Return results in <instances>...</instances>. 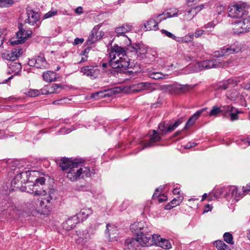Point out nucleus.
<instances>
[{
    "label": "nucleus",
    "instance_id": "1",
    "mask_svg": "<svg viewBox=\"0 0 250 250\" xmlns=\"http://www.w3.org/2000/svg\"><path fill=\"white\" fill-rule=\"evenodd\" d=\"M78 166H73L67 173L66 178L72 182L77 181L81 178L89 177L95 174V171L93 168L91 169L86 167L78 168Z\"/></svg>",
    "mask_w": 250,
    "mask_h": 250
},
{
    "label": "nucleus",
    "instance_id": "2",
    "mask_svg": "<svg viewBox=\"0 0 250 250\" xmlns=\"http://www.w3.org/2000/svg\"><path fill=\"white\" fill-rule=\"evenodd\" d=\"M248 3L240 1L233 2L228 8V16L232 18L241 19L248 15Z\"/></svg>",
    "mask_w": 250,
    "mask_h": 250
},
{
    "label": "nucleus",
    "instance_id": "3",
    "mask_svg": "<svg viewBox=\"0 0 250 250\" xmlns=\"http://www.w3.org/2000/svg\"><path fill=\"white\" fill-rule=\"evenodd\" d=\"M18 28L19 31L16 33V38H13L11 40V44L12 45H18L24 43L32 34L31 30H24L23 25L21 23H19Z\"/></svg>",
    "mask_w": 250,
    "mask_h": 250
},
{
    "label": "nucleus",
    "instance_id": "4",
    "mask_svg": "<svg viewBox=\"0 0 250 250\" xmlns=\"http://www.w3.org/2000/svg\"><path fill=\"white\" fill-rule=\"evenodd\" d=\"M55 161L62 171L70 169L73 166H79L82 163L79 159L65 157L55 158Z\"/></svg>",
    "mask_w": 250,
    "mask_h": 250
},
{
    "label": "nucleus",
    "instance_id": "5",
    "mask_svg": "<svg viewBox=\"0 0 250 250\" xmlns=\"http://www.w3.org/2000/svg\"><path fill=\"white\" fill-rule=\"evenodd\" d=\"M241 50V46L238 42H235L230 45L224 46L220 50L214 52V57H220L225 55L237 53Z\"/></svg>",
    "mask_w": 250,
    "mask_h": 250
},
{
    "label": "nucleus",
    "instance_id": "6",
    "mask_svg": "<svg viewBox=\"0 0 250 250\" xmlns=\"http://www.w3.org/2000/svg\"><path fill=\"white\" fill-rule=\"evenodd\" d=\"M130 59L127 55L124 57H120L117 59L116 62H111V67L113 69H117L116 71L118 73L124 72L127 68H132V66L130 64Z\"/></svg>",
    "mask_w": 250,
    "mask_h": 250
},
{
    "label": "nucleus",
    "instance_id": "7",
    "mask_svg": "<svg viewBox=\"0 0 250 250\" xmlns=\"http://www.w3.org/2000/svg\"><path fill=\"white\" fill-rule=\"evenodd\" d=\"M130 229L136 236L141 237L142 238L147 236L146 234L150 232L149 229L144 222H135L131 224L130 226Z\"/></svg>",
    "mask_w": 250,
    "mask_h": 250
},
{
    "label": "nucleus",
    "instance_id": "8",
    "mask_svg": "<svg viewBox=\"0 0 250 250\" xmlns=\"http://www.w3.org/2000/svg\"><path fill=\"white\" fill-rule=\"evenodd\" d=\"M136 237L127 238L125 242V247L129 250H139L141 247H147L146 244H143V241L145 238L136 236ZM145 242H144L145 243Z\"/></svg>",
    "mask_w": 250,
    "mask_h": 250
},
{
    "label": "nucleus",
    "instance_id": "9",
    "mask_svg": "<svg viewBox=\"0 0 250 250\" xmlns=\"http://www.w3.org/2000/svg\"><path fill=\"white\" fill-rule=\"evenodd\" d=\"M129 43L127 44L126 49L130 52H135L139 59L147 52V47L142 43H131L130 39H128Z\"/></svg>",
    "mask_w": 250,
    "mask_h": 250
},
{
    "label": "nucleus",
    "instance_id": "10",
    "mask_svg": "<svg viewBox=\"0 0 250 250\" xmlns=\"http://www.w3.org/2000/svg\"><path fill=\"white\" fill-rule=\"evenodd\" d=\"M162 136V135L160 134L156 130H152V134L150 135L149 140L148 141H142L141 142L140 144L142 147L140 148L139 151H141L145 148L154 146L156 142H159L161 140Z\"/></svg>",
    "mask_w": 250,
    "mask_h": 250
},
{
    "label": "nucleus",
    "instance_id": "11",
    "mask_svg": "<svg viewBox=\"0 0 250 250\" xmlns=\"http://www.w3.org/2000/svg\"><path fill=\"white\" fill-rule=\"evenodd\" d=\"M45 179L44 177H40L35 180V182L33 185L32 193L34 195H47V191L44 188L43 186L45 185Z\"/></svg>",
    "mask_w": 250,
    "mask_h": 250
},
{
    "label": "nucleus",
    "instance_id": "12",
    "mask_svg": "<svg viewBox=\"0 0 250 250\" xmlns=\"http://www.w3.org/2000/svg\"><path fill=\"white\" fill-rule=\"evenodd\" d=\"M100 27V24L94 27L86 41L87 44L91 45L99 41L103 37L104 33L103 31L99 30Z\"/></svg>",
    "mask_w": 250,
    "mask_h": 250
},
{
    "label": "nucleus",
    "instance_id": "13",
    "mask_svg": "<svg viewBox=\"0 0 250 250\" xmlns=\"http://www.w3.org/2000/svg\"><path fill=\"white\" fill-rule=\"evenodd\" d=\"M201 70L210 69L212 68L223 67L225 66V63L220 62L219 60H207L202 61L198 63Z\"/></svg>",
    "mask_w": 250,
    "mask_h": 250
},
{
    "label": "nucleus",
    "instance_id": "14",
    "mask_svg": "<svg viewBox=\"0 0 250 250\" xmlns=\"http://www.w3.org/2000/svg\"><path fill=\"white\" fill-rule=\"evenodd\" d=\"M80 72L83 75L95 79L100 74V70L97 65H86L82 67Z\"/></svg>",
    "mask_w": 250,
    "mask_h": 250
},
{
    "label": "nucleus",
    "instance_id": "15",
    "mask_svg": "<svg viewBox=\"0 0 250 250\" xmlns=\"http://www.w3.org/2000/svg\"><path fill=\"white\" fill-rule=\"evenodd\" d=\"M147 236L145 237V240L143 241L144 242L143 244H146L147 247H149L152 245H156L158 246V242H160V241L162 240V238L159 235L152 234L151 233H149L148 234H146Z\"/></svg>",
    "mask_w": 250,
    "mask_h": 250
},
{
    "label": "nucleus",
    "instance_id": "16",
    "mask_svg": "<svg viewBox=\"0 0 250 250\" xmlns=\"http://www.w3.org/2000/svg\"><path fill=\"white\" fill-rule=\"evenodd\" d=\"M26 14L27 18L25 20V23H28L30 25H34L40 20L39 14L33 10L27 9Z\"/></svg>",
    "mask_w": 250,
    "mask_h": 250
},
{
    "label": "nucleus",
    "instance_id": "17",
    "mask_svg": "<svg viewBox=\"0 0 250 250\" xmlns=\"http://www.w3.org/2000/svg\"><path fill=\"white\" fill-rule=\"evenodd\" d=\"M233 25L232 30L235 34H240L248 32L247 27L243 23V20H235L232 22Z\"/></svg>",
    "mask_w": 250,
    "mask_h": 250
},
{
    "label": "nucleus",
    "instance_id": "18",
    "mask_svg": "<svg viewBox=\"0 0 250 250\" xmlns=\"http://www.w3.org/2000/svg\"><path fill=\"white\" fill-rule=\"evenodd\" d=\"M78 217L74 215L69 218L65 222L62 223L63 228L67 230H70L73 229L76 227V224L80 222V220L78 219Z\"/></svg>",
    "mask_w": 250,
    "mask_h": 250
},
{
    "label": "nucleus",
    "instance_id": "19",
    "mask_svg": "<svg viewBox=\"0 0 250 250\" xmlns=\"http://www.w3.org/2000/svg\"><path fill=\"white\" fill-rule=\"evenodd\" d=\"M224 109H226L225 112H229L230 120L232 122L238 120V114L243 113L242 111L238 110L231 105L224 106Z\"/></svg>",
    "mask_w": 250,
    "mask_h": 250
},
{
    "label": "nucleus",
    "instance_id": "20",
    "mask_svg": "<svg viewBox=\"0 0 250 250\" xmlns=\"http://www.w3.org/2000/svg\"><path fill=\"white\" fill-rule=\"evenodd\" d=\"M206 109V108H203L202 109L197 110L193 115H192L187 122L184 129H187L190 126L193 125L195 123L196 121L198 119L203 111Z\"/></svg>",
    "mask_w": 250,
    "mask_h": 250
},
{
    "label": "nucleus",
    "instance_id": "21",
    "mask_svg": "<svg viewBox=\"0 0 250 250\" xmlns=\"http://www.w3.org/2000/svg\"><path fill=\"white\" fill-rule=\"evenodd\" d=\"M132 30V26L129 24L125 23L116 27L115 32L118 37L120 36H125V34L131 31Z\"/></svg>",
    "mask_w": 250,
    "mask_h": 250
},
{
    "label": "nucleus",
    "instance_id": "22",
    "mask_svg": "<svg viewBox=\"0 0 250 250\" xmlns=\"http://www.w3.org/2000/svg\"><path fill=\"white\" fill-rule=\"evenodd\" d=\"M58 74L51 71H47L42 74L43 80L46 82H56L59 77Z\"/></svg>",
    "mask_w": 250,
    "mask_h": 250
},
{
    "label": "nucleus",
    "instance_id": "23",
    "mask_svg": "<svg viewBox=\"0 0 250 250\" xmlns=\"http://www.w3.org/2000/svg\"><path fill=\"white\" fill-rule=\"evenodd\" d=\"M36 67L40 69H45L47 65L46 60L42 55L35 56Z\"/></svg>",
    "mask_w": 250,
    "mask_h": 250
},
{
    "label": "nucleus",
    "instance_id": "24",
    "mask_svg": "<svg viewBox=\"0 0 250 250\" xmlns=\"http://www.w3.org/2000/svg\"><path fill=\"white\" fill-rule=\"evenodd\" d=\"M144 28L146 29V31L149 30H157L158 28V25L155 20L154 19H148L146 22L144 23Z\"/></svg>",
    "mask_w": 250,
    "mask_h": 250
},
{
    "label": "nucleus",
    "instance_id": "25",
    "mask_svg": "<svg viewBox=\"0 0 250 250\" xmlns=\"http://www.w3.org/2000/svg\"><path fill=\"white\" fill-rule=\"evenodd\" d=\"M233 83V81L229 79L226 81L221 82L215 85L213 87L215 90H226L229 88V85Z\"/></svg>",
    "mask_w": 250,
    "mask_h": 250
},
{
    "label": "nucleus",
    "instance_id": "26",
    "mask_svg": "<svg viewBox=\"0 0 250 250\" xmlns=\"http://www.w3.org/2000/svg\"><path fill=\"white\" fill-rule=\"evenodd\" d=\"M111 93V92L110 90L108 89L104 91H100L92 93L91 95V97L96 100H98L99 99L110 96Z\"/></svg>",
    "mask_w": 250,
    "mask_h": 250
},
{
    "label": "nucleus",
    "instance_id": "27",
    "mask_svg": "<svg viewBox=\"0 0 250 250\" xmlns=\"http://www.w3.org/2000/svg\"><path fill=\"white\" fill-rule=\"evenodd\" d=\"M169 122L165 121L161 122L158 125V130H157L162 136H165L169 133L168 130Z\"/></svg>",
    "mask_w": 250,
    "mask_h": 250
},
{
    "label": "nucleus",
    "instance_id": "28",
    "mask_svg": "<svg viewBox=\"0 0 250 250\" xmlns=\"http://www.w3.org/2000/svg\"><path fill=\"white\" fill-rule=\"evenodd\" d=\"M91 213V210L90 208L83 209L78 214H77L75 215L76 216L78 217V219H80V222H83Z\"/></svg>",
    "mask_w": 250,
    "mask_h": 250
},
{
    "label": "nucleus",
    "instance_id": "29",
    "mask_svg": "<svg viewBox=\"0 0 250 250\" xmlns=\"http://www.w3.org/2000/svg\"><path fill=\"white\" fill-rule=\"evenodd\" d=\"M31 172L35 173V171L26 170L25 171H22L18 174V175L21 176V184H25L29 181V177L31 174Z\"/></svg>",
    "mask_w": 250,
    "mask_h": 250
},
{
    "label": "nucleus",
    "instance_id": "30",
    "mask_svg": "<svg viewBox=\"0 0 250 250\" xmlns=\"http://www.w3.org/2000/svg\"><path fill=\"white\" fill-rule=\"evenodd\" d=\"M112 50H114V52L116 53V55L118 57H124V56L126 55V51L127 50L126 48L122 47L119 46L117 44H115L114 46L111 47Z\"/></svg>",
    "mask_w": 250,
    "mask_h": 250
},
{
    "label": "nucleus",
    "instance_id": "31",
    "mask_svg": "<svg viewBox=\"0 0 250 250\" xmlns=\"http://www.w3.org/2000/svg\"><path fill=\"white\" fill-rule=\"evenodd\" d=\"M226 109H224V106L223 107L222 109L220 107L217 106V105H214L212 107V109L210 111L209 113V115L210 116H216L219 113L221 112H224L223 115L226 116V112H225Z\"/></svg>",
    "mask_w": 250,
    "mask_h": 250
},
{
    "label": "nucleus",
    "instance_id": "32",
    "mask_svg": "<svg viewBox=\"0 0 250 250\" xmlns=\"http://www.w3.org/2000/svg\"><path fill=\"white\" fill-rule=\"evenodd\" d=\"M154 59V55L152 54V52L147 51L146 54L141 57L139 60H143L144 62L146 63H149L152 62Z\"/></svg>",
    "mask_w": 250,
    "mask_h": 250
},
{
    "label": "nucleus",
    "instance_id": "33",
    "mask_svg": "<svg viewBox=\"0 0 250 250\" xmlns=\"http://www.w3.org/2000/svg\"><path fill=\"white\" fill-rule=\"evenodd\" d=\"M195 87V85L177 84V90L182 93L187 92Z\"/></svg>",
    "mask_w": 250,
    "mask_h": 250
},
{
    "label": "nucleus",
    "instance_id": "34",
    "mask_svg": "<svg viewBox=\"0 0 250 250\" xmlns=\"http://www.w3.org/2000/svg\"><path fill=\"white\" fill-rule=\"evenodd\" d=\"M214 245L218 250H231L230 248L222 240H217Z\"/></svg>",
    "mask_w": 250,
    "mask_h": 250
},
{
    "label": "nucleus",
    "instance_id": "35",
    "mask_svg": "<svg viewBox=\"0 0 250 250\" xmlns=\"http://www.w3.org/2000/svg\"><path fill=\"white\" fill-rule=\"evenodd\" d=\"M222 192L223 189L220 188L217 189L213 193H209L208 196V200L210 201L219 198L221 196Z\"/></svg>",
    "mask_w": 250,
    "mask_h": 250
},
{
    "label": "nucleus",
    "instance_id": "36",
    "mask_svg": "<svg viewBox=\"0 0 250 250\" xmlns=\"http://www.w3.org/2000/svg\"><path fill=\"white\" fill-rule=\"evenodd\" d=\"M48 196L43 198L46 203H50L51 200H55L57 198L56 195V191L54 189H50L48 191Z\"/></svg>",
    "mask_w": 250,
    "mask_h": 250
},
{
    "label": "nucleus",
    "instance_id": "37",
    "mask_svg": "<svg viewBox=\"0 0 250 250\" xmlns=\"http://www.w3.org/2000/svg\"><path fill=\"white\" fill-rule=\"evenodd\" d=\"M167 76V74L164 75L160 72H152L149 74V78L155 80H159L163 78H166Z\"/></svg>",
    "mask_w": 250,
    "mask_h": 250
},
{
    "label": "nucleus",
    "instance_id": "38",
    "mask_svg": "<svg viewBox=\"0 0 250 250\" xmlns=\"http://www.w3.org/2000/svg\"><path fill=\"white\" fill-rule=\"evenodd\" d=\"M42 199V200L39 201V206L42 208L41 213L47 214L48 212L50 211V208L47 207V205H45L47 203L46 201L43 198Z\"/></svg>",
    "mask_w": 250,
    "mask_h": 250
},
{
    "label": "nucleus",
    "instance_id": "39",
    "mask_svg": "<svg viewBox=\"0 0 250 250\" xmlns=\"http://www.w3.org/2000/svg\"><path fill=\"white\" fill-rule=\"evenodd\" d=\"M21 176L18 174L12 180L11 185L13 188H20V184L21 182Z\"/></svg>",
    "mask_w": 250,
    "mask_h": 250
},
{
    "label": "nucleus",
    "instance_id": "40",
    "mask_svg": "<svg viewBox=\"0 0 250 250\" xmlns=\"http://www.w3.org/2000/svg\"><path fill=\"white\" fill-rule=\"evenodd\" d=\"M158 246L165 249H169L171 247V245L168 240L163 238L160 242H158Z\"/></svg>",
    "mask_w": 250,
    "mask_h": 250
},
{
    "label": "nucleus",
    "instance_id": "41",
    "mask_svg": "<svg viewBox=\"0 0 250 250\" xmlns=\"http://www.w3.org/2000/svg\"><path fill=\"white\" fill-rule=\"evenodd\" d=\"M228 97L231 100H236L239 96L240 93L236 89H232L228 93Z\"/></svg>",
    "mask_w": 250,
    "mask_h": 250
},
{
    "label": "nucleus",
    "instance_id": "42",
    "mask_svg": "<svg viewBox=\"0 0 250 250\" xmlns=\"http://www.w3.org/2000/svg\"><path fill=\"white\" fill-rule=\"evenodd\" d=\"M224 240L228 244L233 245L234 242L233 241V236L229 232H225L223 235Z\"/></svg>",
    "mask_w": 250,
    "mask_h": 250
},
{
    "label": "nucleus",
    "instance_id": "43",
    "mask_svg": "<svg viewBox=\"0 0 250 250\" xmlns=\"http://www.w3.org/2000/svg\"><path fill=\"white\" fill-rule=\"evenodd\" d=\"M179 10L176 8H171L168 9L167 11H166V14L167 17L168 18L177 16Z\"/></svg>",
    "mask_w": 250,
    "mask_h": 250
},
{
    "label": "nucleus",
    "instance_id": "44",
    "mask_svg": "<svg viewBox=\"0 0 250 250\" xmlns=\"http://www.w3.org/2000/svg\"><path fill=\"white\" fill-rule=\"evenodd\" d=\"M14 3V0H0V7H9Z\"/></svg>",
    "mask_w": 250,
    "mask_h": 250
},
{
    "label": "nucleus",
    "instance_id": "45",
    "mask_svg": "<svg viewBox=\"0 0 250 250\" xmlns=\"http://www.w3.org/2000/svg\"><path fill=\"white\" fill-rule=\"evenodd\" d=\"M184 196H178L177 198H174L171 201V204L173 206V208L179 205L183 201Z\"/></svg>",
    "mask_w": 250,
    "mask_h": 250
},
{
    "label": "nucleus",
    "instance_id": "46",
    "mask_svg": "<svg viewBox=\"0 0 250 250\" xmlns=\"http://www.w3.org/2000/svg\"><path fill=\"white\" fill-rule=\"evenodd\" d=\"M25 95L29 97H35L41 94L40 91L37 89H30L25 93Z\"/></svg>",
    "mask_w": 250,
    "mask_h": 250
},
{
    "label": "nucleus",
    "instance_id": "47",
    "mask_svg": "<svg viewBox=\"0 0 250 250\" xmlns=\"http://www.w3.org/2000/svg\"><path fill=\"white\" fill-rule=\"evenodd\" d=\"M163 88L166 91L172 92L177 90V84H167L163 85Z\"/></svg>",
    "mask_w": 250,
    "mask_h": 250
},
{
    "label": "nucleus",
    "instance_id": "48",
    "mask_svg": "<svg viewBox=\"0 0 250 250\" xmlns=\"http://www.w3.org/2000/svg\"><path fill=\"white\" fill-rule=\"evenodd\" d=\"M157 20L156 22L158 24L161 22L162 21L166 20L167 18V15L166 14V11L163 12L162 14H158L156 16Z\"/></svg>",
    "mask_w": 250,
    "mask_h": 250
},
{
    "label": "nucleus",
    "instance_id": "49",
    "mask_svg": "<svg viewBox=\"0 0 250 250\" xmlns=\"http://www.w3.org/2000/svg\"><path fill=\"white\" fill-rule=\"evenodd\" d=\"M116 53L114 52V50H112V48L111 47L110 52L109 53V65L110 67H111V62H116V61L117 60V59H116Z\"/></svg>",
    "mask_w": 250,
    "mask_h": 250
},
{
    "label": "nucleus",
    "instance_id": "50",
    "mask_svg": "<svg viewBox=\"0 0 250 250\" xmlns=\"http://www.w3.org/2000/svg\"><path fill=\"white\" fill-rule=\"evenodd\" d=\"M194 34L193 33H188L182 38V42L187 43L193 40Z\"/></svg>",
    "mask_w": 250,
    "mask_h": 250
},
{
    "label": "nucleus",
    "instance_id": "51",
    "mask_svg": "<svg viewBox=\"0 0 250 250\" xmlns=\"http://www.w3.org/2000/svg\"><path fill=\"white\" fill-rule=\"evenodd\" d=\"M237 187L236 186H231L229 188L228 190L227 191L228 195H231L232 197H234L235 194H236Z\"/></svg>",
    "mask_w": 250,
    "mask_h": 250
},
{
    "label": "nucleus",
    "instance_id": "52",
    "mask_svg": "<svg viewBox=\"0 0 250 250\" xmlns=\"http://www.w3.org/2000/svg\"><path fill=\"white\" fill-rule=\"evenodd\" d=\"M18 57V56L16 52L14 51L11 52L10 54H8L7 57L6 59L11 61H14L17 59Z\"/></svg>",
    "mask_w": 250,
    "mask_h": 250
},
{
    "label": "nucleus",
    "instance_id": "53",
    "mask_svg": "<svg viewBox=\"0 0 250 250\" xmlns=\"http://www.w3.org/2000/svg\"><path fill=\"white\" fill-rule=\"evenodd\" d=\"M57 13L58 12L57 10L49 11L48 12L44 14L43 19H46L53 17L54 16L57 15Z\"/></svg>",
    "mask_w": 250,
    "mask_h": 250
},
{
    "label": "nucleus",
    "instance_id": "54",
    "mask_svg": "<svg viewBox=\"0 0 250 250\" xmlns=\"http://www.w3.org/2000/svg\"><path fill=\"white\" fill-rule=\"evenodd\" d=\"M161 32L162 34L165 35V36L168 37V38H171L173 40H176V37L171 32L165 29L161 30Z\"/></svg>",
    "mask_w": 250,
    "mask_h": 250
},
{
    "label": "nucleus",
    "instance_id": "55",
    "mask_svg": "<svg viewBox=\"0 0 250 250\" xmlns=\"http://www.w3.org/2000/svg\"><path fill=\"white\" fill-rule=\"evenodd\" d=\"M225 6L223 4H220L216 7V12L218 15H221L222 13L224 12L225 10Z\"/></svg>",
    "mask_w": 250,
    "mask_h": 250
},
{
    "label": "nucleus",
    "instance_id": "56",
    "mask_svg": "<svg viewBox=\"0 0 250 250\" xmlns=\"http://www.w3.org/2000/svg\"><path fill=\"white\" fill-rule=\"evenodd\" d=\"M243 20V23L245 24V26L247 27V31H249L250 29V16L247 18H244Z\"/></svg>",
    "mask_w": 250,
    "mask_h": 250
},
{
    "label": "nucleus",
    "instance_id": "57",
    "mask_svg": "<svg viewBox=\"0 0 250 250\" xmlns=\"http://www.w3.org/2000/svg\"><path fill=\"white\" fill-rule=\"evenodd\" d=\"M206 33V31L202 29H198L195 31L194 32V36H195L196 38H198L201 37L202 35Z\"/></svg>",
    "mask_w": 250,
    "mask_h": 250
},
{
    "label": "nucleus",
    "instance_id": "58",
    "mask_svg": "<svg viewBox=\"0 0 250 250\" xmlns=\"http://www.w3.org/2000/svg\"><path fill=\"white\" fill-rule=\"evenodd\" d=\"M169 122L168 127V131H169V133L171 131H173L175 128H176L178 126L176 123L170 124V121Z\"/></svg>",
    "mask_w": 250,
    "mask_h": 250
},
{
    "label": "nucleus",
    "instance_id": "59",
    "mask_svg": "<svg viewBox=\"0 0 250 250\" xmlns=\"http://www.w3.org/2000/svg\"><path fill=\"white\" fill-rule=\"evenodd\" d=\"M215 25H216V24L212 21L209 22L208 23L205 24L204 26H203V28H204L205 29H208V28L213 29L215 27Z\"/></svg>",
    "mask_w": 250,
    "mask_h": 250
},
{
    "label": "nucleus",
    "instance_id": "60",
    "mask_svg": "<svg viewBox=\"0 0 250 250\" xmlns=\"http://www.w3.org/2000/svg\"><path fill=\"white\" fill-rule=\"evenodd\" d=\"M84 41V40L83 38H76L75 39L73 44V45H78L79 44H82L83 42Z\"/></svg>",
    "mask_w": 250,
    "mask_h": 250
},
{
    "label": "nucleus",
    "instance_id": "61",
    "mask_svg": "<svg viewBox=\"0 0 250 250\" xmlns=\"http://www.w3.org/2000/svg\"><path fill=\"white\" fill-rule=\"evenodd\" d=\"M56 85H57V83H54V84H53V85L51 86H50V90L51 93L59 92V91H57V89L58 88V86H56Z\"/></svg>",
    "mask_w": 250,
    "mask_h": 250
},
{
    "label": "nucleus",
    "instance_id": "62",
    "mask_svg": "<svg viewBox=\"0 0 250 250\" xmlns=\"http://www.w3.org/2000/svg\"><path fill=\"white\" fill-rule=\"evenodd\" d=\"M156 198H158L159 203H162V202L167 201V196L165 195L164 194H162L161 197H159V196L158 197H156Z\"/></svg>",
    "mask_w": 250,
    "mask_h": 250
},
{
    "label": "nucleus",
    "instance_id": "63",
    "mask_svg": "<svg viewBox=\"0 0 250 250\" xmlns=\"http://www.w3.org/2000/svg\"><path fill=\"white\" fill-rule=\"evenodd\" d=\"M91 47L88 46L85 49H84L83 51L81 52L80 53L81 56H87L89 51L91 50Z\"/></svg>",
    "mask_w": 250,
    "mask_h": 250
},
{
    "label": "nucleus",
    "instance_id": "64",
    "mask_svg": "<svg viewBox=\"0 0 250 250\" xmlns=\"http://www.w3.org/2000/svg\"><path fill=\"white\" fill-rule=\"evenodd\" d=\"M196 143L194 142H189L185 146L184 148L186 149H189L196 146Z\"/></svg>",
    "mask_w": 250,
    "mask_h": 250
}]
</instances>
